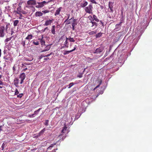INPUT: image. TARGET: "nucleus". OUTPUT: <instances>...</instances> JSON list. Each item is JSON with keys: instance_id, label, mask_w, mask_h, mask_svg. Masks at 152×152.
I'll return each instance as SVG.
<instances>
[{"instance_id": "nucleus-1", "label": "nucleus", "mask_w": 152, "mask_h": 152, "mask_svg": "<svg viewBox=\"0 0 152 152\" xmlns=\"http://www.w3.org/2000/svg\"><path fill=\"white\" fill-rule=\"evenodd\" d=\"M93 7L91 4H89L88 6L86 7L85 8V12L89 14H92Z\"/></svg>"}, {"instance_id": "nucleus-2", "label": "nucleus", "mask_w": 152, "mask_h": 152, "mask_svg": "<svg viewBox=\"0 0 152 152\" xmlns=\"http://www.w3.org/2000/svg\"><path fill=\"white\" fill-rule=\"evenodd\" d=\"M5 30V27L4 26H0V37H3L4 36Z\"/></svg>"}, {"instance_id": "nucleus-3", "label": "nucleus", "mask_w": 152, "mask_h": 152, "mask_svg": "<svg viewBox=\"0 0 152 152\" xmlns=\"http://www.w3.org/2000/svg\"><path fill=\"white\" fill-rule=\"evenodd\" d=\"M47 3V2L45 1L41 2H37V4H36L35 7L37 8H42L44 6V4Z\"/></svg>"}, {"instance_id": "nucleus-4", "label": "nucleus", "mask_w": 152, "mask_h": 152, "mask_svg": "<svg viewBox=\"0 0 152 152\" xmlns=\"http://www.w3.org/2000/svg\"><path fill=\"white\" fill-rule=\"evenodd\" d=\"M29 64L28 63H25L22 64V67L23 68V71H25L28 69H30L29 66H27L26 65H29Z\"/></svg>"}, {"instance_id": "nucleus-5", "label": "nucleus", "mask_w": 152, "mask_h": 152, "mask_svg": "<svg viewBox=\"0 0 152 152\" xmlns=\"http://www.w3.org/2000/svg\"><path fill=\"white\" fill-rule=\"evenodd\" d=\"M67 129V127L65 125V124L64 126L63 127V129H62V130L61 131V134H60V135H59V136H58L59 137L61 138V137L62 136L64 135V134H65V133H66Z\"/></svg>"}, {"instance_id": "nucleus-6", "label": "nucleus", "mask_w": 152, "mask_h": 152, "mask_svg": "<svg viewBox=\"0 0 152 152\" xmlns=\"http://www.w3.org/2000/svg\"><path fill=\"white\" fill-rule=\"evenodd\" d=\"M20 78L21 79L20 83L22 84L23 82V80L25 78V75L24 73H21L20 75Z\"/></svg>"}, {"instance_id": "nucleus-7", "label": "nucleus", "mask_w": 152, "mask_h": 152, "mask_svg": "<svg viewBox=\"0 0 152 152\" xmlns=\"http://www.w3.org/2000/svg\"><path fill=\"white\" fill-rule=\"evenodd\" d=\"M27 4L29 5H35L37 3L35 0H29L27 1Z\"/></svg>"}, {"instance_id": "nucleus-8", "label": "nucleus", "mask_w": 152, "mask_h": 152, "mask_svg": "<svg viewBox=\"0 0 152 152\" xmlns=\"http://www.w3.org/2000/svg\"><path fill=\"white\" fill-rule=\"evenodd\" d=\"M53 19L47 20L45 21V23L44 24V25L45 26H48V25H50L51 24V23H53Z\"/></svg>"}, {"instance_id": "nucleus-9", "label": "nucleus", "mask_w": 152, "mask_h": 152, "mask_svg": "<svg viewBox=\"0 0 152 152\" xmlns=\"http://www.w3.org/2000/svg\"><path fill=\"white\" fill-rule=\"evenodd\" d=\"M76 48V45H75V46L74 47V48L72 49V50H69V51H64V53H63V54L64 55H66V54H69V53L75 50Z\"/></svg>"}, {"instance_id": "nucleus-10", "label": "nucleus", "mask_w": 152, "mask_h": 152, "mask_svg": "<svg viewBox=\"0 0 152 152\" xmlns=\"http://www.w3.org/2000/svg\"><path fill=\"white\" fill-rule=\"evenodd\" d=\"M113 2L111 1H110L109 3V7L110 10V12H113Z\"/></svg>"}, {"instance_id": "nucleus-11", "label": "nucleus", "mask_w": 152, "mask_h": 152, "mask_svg": "<svg viewBox=\"0 0 152 152\" xmlns=\"http://www.w3.org/2000/svg\"><path fill=\"white\" fill-rule=\"evenodd\" d=\"M19 79H18L17 78H16L15 79L14 81V85L16 86V87H18V84L19 83Z\"/></svg>"}, {"instance_id": "nucleus-12", "label": "nucleus", "mask_w": 152, "mask_h": 152, "mask_svg": "<svg viewBox=\"0 0 152 152\" xmlns=\"http://www.w3.org/2000/svg\"><path fill=\"white\" fill-rule=\"evenodd\" d=\"M103 50V48H97L94 53H100L102 52Z\"/></svg>"}, {"instance_id": "nucleus-13", "label": "nucleus", "mask_w": 152, "mask_h": 152, "mask_svg": "<svg viewBox=\"0 0 152 152\" xmlns=\"http://www.w3.org/2000/svg\"><path fill=\"white\" fill-rule=\"evenodd\" d=\"M68 40L67 37H66V40L65 41L64 43V46L63 47H65L66 48H68L69 47V44L68 43Z\"/></svg>"}, {"instance_id": "nucleus-14", "label": "nucleus", "mask_w": 152, "mask_h": 152, "mask_svg": "<svg viewBox=\"0 0 152 152\" xmlns=\"http://www.w3.org/2000/svg\"><path fill=\"white\" fill-rule=\"evenodd\" d=\"M62 9V7H60L59 8H58L56 11V12L55 13V15L56 16V15H59L60 13V12L61 11Z\"/></svg>"}, {"instance_id": "nucleus-15", "label": "nucleus", "mask_w": 152, "mask_h": 152, "mask_svg": "<svg viewBox=\"0 0 152 152\" xmlns=\"http://www.w3.org/2000/svg\"><path fill=\"white\" fill-rule=\"evenodd\" d=\"M33 35L32 34H29L26 38V40H28V42H29L30 39H32Z\"/></svg>"}, {"instance_id": "nucleus-16", "label": "nucleus", "mask_w": 152, "mask_h": 152, "mask_svg": "<svg viewBox=\"0 0 152 152\" xmlns=\"http://www.w3.org/2000/svg\"><path fill=\"white\" fill-rule=\"evenodd\" d=\"M88 4V2L86 1H84L80 4V6L82 7H85Z\"/></svg>"}, {"instance_id": "nucleus-17", "label": "nucleus", "mask_w": 152, "mask_h": 152, "mask_svg": "<svg viewBox=\"0 0 152 152\" xmlns=\"http://www.w3.org/2000/svg\"><path fill=\"white\" fill-rule=\"evenodd\" d=\"M55 26L53 25L51 27V33L53 34H56V31L55 30Z\"/></svg>"}, {"instance_id": "nucleus-18", "label": "nucleus", "mask_w": 152, "mask_h": 152, "mask_svg": "<svg viewBox=\"0 0 152 152\" xmlns=\"http://www.w3.org/2000/svg\"><path fill=\"white\" fill-rule=\"evenodd\" d=\"M38 40H39L40 42L41 43V45H45V42L44 39H43V37L42 38H39L38 39Z\"/></svg>"}, {"instance_id": "nucleus-19", "label": "nucleus", "mask_w": 152, "mask_h": 152, "mask_svg": "<svg viewBox=\"0 0 152 152\" xmlns=\"http://www.w3.org/2000/svg\"><path fill=\"white\" fill-rule=\"evenodd\" d=\"M42 12H37L35 13V16H40L42 15Z\"/></svg>"}, {"instance_id": "nucleus-20", "label": "nucleus", "mask_w": 152, "mask_h": 152, "mask_svg": "<svg viewBox=\"0 0 152 152\" xmlns=\"http://www.w3.org/2000/svg\"><path fill=\"white\" fill-rule=\"evenodd\" d=\"M91 23L92 24V25L91 26L93 27L94 26L95 27L94 28H96L97 26V23L95 22L92 21Z\"/></svg>"}, {"instance_id": "nucleus-21", "label": "nucleus", "mask_w": 152, "mask_h": 152, "mask_svg": "<svg viewBox=\"0 0 152 152\" xmlns=\"http://www.w3.org/2000/svg\"><path fill=\"white\" fill-rule=\"evenodd\" d=\"M12 38V37H10L6 38L4 40V42H5V44H7V42L8 41L10 40Z\"/></svg>"}, {"instance_id": "nucleus-22", "label": "nucleus", "mask_w": 152, "mask_h": 152, "mask_svg": "<svg viewBox=\"0 0 152 152\" xmlns=\"http://www.w3.org/2000/svg\"><path fill=\"white\" fill-rule=\"evenodd\" d=\"M68 40L70 42H75V40L74 39V38H71L70 37H69L68 38H67Z\"/></svg>"}, {"instance_id": "nucleus-23", "label": "nucleus", "mask_w": 152, "mask_h": 152, "mask_svg": "<svg viewBox=\"0 0 152 152\" xmlns=\"http://www.w3.org/2000/svg\"><path fill=\"white\" fill-rule=\"evenodd\" d=\"M102 83V81L101 80H100L98 82V83H99V84L97 86H96L95 88L94 89V90H95V89H96V88H98V87H99L100 85Z\"/></svg>"}, {"instance_id": "nucleus-24", "label": "nucleus", "mask_w": 152, "mask_h": 152, "mask_svg": "<svg viewBox=\"0 0 152 152\" xmlns=\"http://www.w3.org/2000/svg\"><path fill=\"white\" fill-rule=\"evenodd\" d=\"M93 17L94 19V20H95L97 22L99 21V20L97 18V17L96 16V15H93Z\"/></svg>"}, {"instance_id": "nucleus-25", "label": "nucleus", "mask_w": 152, "mask_h": 152, "mask_svg": "<svg viewBox=\"0 0 152 152\" xmlns=\"http://www.w3.org/2000/svg\"><path fill=\"white\" fill-rule=\"evenodd\" d=\"M19 21L18 20H16L13 22V25L15 26H17V24L19 23Z\"/></svg>"}, {"instance_id": "nucleus-26", "label": "nucleus", "mask_w": 152, "mask_h": 152, "mask_svg": "<svg viewBox=\"0 0 152 152\" xmlns=\"http://www.w3.org/2000/svg\"><path fill=\"white\" fill-rule=\"evenodd\" d=\"M102 33L101 32H99V33L96 34V37L98 38L100 37L102 35Z\"/></svg>"}, {"instance_id": "nucleus-27", "label": "nucleus", "mask_w": 152, "mask_h": 152, "mask_svg": "<svg viewBox=\"0 0 152 152\" xmlns=\"http://www.w3.org/2000/svg\"><path fill=\"white\" fill-rule=\"evenodd\" d=\"M66 134H64V135L61 136V138L59 137L60 138V140L62 141L64 140L66 138Z\"/></svg>"}, {"instance_id": "nucleus-28", "label": "nucleus", "mask_w": 152, "mask_h": 152, "mask_svg": "<svg viewBox=\"0 0 152 152\" xmlns=\"http://www.w3.org/2000/svg\"><path fill=\"white\" fill-rule=\"evenodd\" d=\"M56 143H54L53 144H52L49 147H48L47 148V150H51V148L54 145H55L56 144Z\"/></svg>"}, {"instance_id": "nucleus-29", "label": "nucleus", "mask_w": 152, "mask_h": 152, "mask_svg": "<svg viewBox=\"0 0 152 152\" xmlns=\"http://www.w3.org/2000/svg\"><path fill=\"white\" fill-rule=\"evenodd\" d=\"M42 109L41 108H39L37 110L35 111L34 112V113L33 114L34 115H37L38 113V112L39 111Z\"/></svg>"}, {"instance_id": "nucleus-30", "label": "nucleus", "mask_w": 152, "mask_h": 152, "mask_svg": "<svg viewBox=\"0 0 152 152\" xmlns=\"http://www.w3.org/2000/svg\"><path fill=\"white\" fill-rule=\"evenodd\" d=\"M21 7H19L17 8V13L19 14L21 12Z\"/></svg>"}, {"instance_id": "nucleus-31", "label": "nucleus", "mask_w": 152, "mask_h": 152, "mask_svg": "<svg viewBox=\"0 0 152 152\" xmlns=\"http://www.w3.org/2000/svg\"><path fill=\"white\" fill-rule=\"evenodd\" d=\"M88 18H89V20L91 21L90 22V23L91 22H92L93 21H94V19L93 18V17H92L91 15H89L88 17Z\"/></svg>"}, {"instance_id": "nucleus-32", "label": "nucleus", "mask_w": 152, "mask_h": 152, "mask_svg": "<svg viewBox=\"0 0 152 152\" xmlns=\"http://www.w3.org/2000/svg\"><path fill=\"white\" fill-rule=\"evenodd\" d=\"M33 44L36 45H38L39 44V42L37 41H34L33 42Z\"/></svg>"}, {"instance_id": "nucleus-33", "label": "nucleus", "mask_w": 152, "mask_h": 152, "mask_svg": "<svg viewBox=\"0 0 152 152\" xmlns=\"http://www.w3.org/2000/svg\"><path fill=\"white\" fill-rule=\"evenodd\" d=\"M26 42V40L22 41L21 42V44L23 47H25Z\"/></svg>"}, {"instance_id": "nucleus-34", "label": "nucleus", "mask_w": 152, "mask_h": 152, "mask_svg": "<svg viewBox=\"0 0 152 152\" xmlns=\"http://www.w3.org/2000/svg\"><path fill=\"white\" fill-rule=\"evenodd\" d=\"M49 12V11L47 10H43L42 11V13H43L44 14H45L46 13H48Z\"/></svg>"}, {"instance_id": "nucleus-35", "label": "nucleus", "mask_w": 152, "mask_h": 152, "mask_svg": "<svg viewBox=\"0 0 152 152\" xmlns=\"http://www.w3.org/2000/svg\"><path fill=\"white\" fill-rule=\"evenodd\" d=\"M96 31H91L90 32H89V34L90 35H92L94 34H96Z\"/></svg>"}, {"instance_id": "nucleus-36", "label": "nucleus", "mask_w": 152, "mask_h": 152, "mask_svg": "<svg viewBox=\"0 0 152 152\" xmlns=\"http://www.w3.org/2000/svg\"><path fill=\"white\" fill-rule=\"evenodd\" d=\"M23 95V94H22V93L20 94L19 95H17V97L18 98L19 97V98H21L22 96Z\"/></svg>"}, {"instance_id": "nucleus-37", "label": "nucleus", "mask_w": 152, "mask_h": 152, "mask_svg": "<svg viewBox=\"0 0 152 152\" xmlns=\"http://www.w3.org/2000/svg\"><path fill=\"white\" fill-rule=\"evenodd\" d=\"M49 122V120H46L45 121V122L44 123V125L45 126H47L48 124V123Z\"/></svg>"}, {"instance_id": "nucleus-38", "label": "nucleus", "mask_w": 152, "mask_h": 152, "mask_svg": "<svg viewBox=\"0 0 152 152\" xmlns=\"http://www.w3.org/2000/svg\"><path fill=\"white\" fill-rule=\"evenodd\" d=\"M19 93V92L18 91L17 89H16L15 90V95H18Z\"/></svg>"}, {"instance_id": "nucleus-39", "label": "nucleus", "mask_w": 152, "mask_h": 152, "mask_svg": "<svg viewBox=\"0 0 152 152\" xmlns=\"http://www.w3.org/2000/svg\"><path fill=\"white\" fill-rule=\"evenodd\" d=\"M74 85V83H70L69 84V86L68 87V88H70L71 87H72Z\"/></svg>"}, {"instance_id": "nucleus-40", "label": "nucleus", "mask_w": 152, "mask_h": 152, "mask_svg": "<svg viewBox=\"0 0 152 152\" xmlns=\"http://www.w3.org/2000/svg\"><path fill=\"white\" fill-rule=\"evenodd\" d=\"M90 1L93 3L96 4H97V2L94 0H90Z\"/></svg>"}, {"instance_id": "nucleus-41", "label": "nucleus", "mask_w": 152, "mask_h": 152, "mask_svg": "<svg viewBox=\"0 0 152 152\" xmlns=\"http://www.w3.org/2000/svg\"><path fill=\"white\" fill-rule=\"evenodd\" d=\"M77 24V23L76 22H73L72 24V27L75 26Z\"/></svg>"}, {"instance_id": "nucleus-42", "label": "nucleus", "mask_w": 152, "mask_h": 152, "mask_svg": "<svg viewBox=\"0 0 152 152\" xmlns=\"http://www.w3.org/2000/svg\"><path fill=\"white\" fill-rule=\"evenodd\" d=\"M45 129L44 128L40 132V133H43L45 131Z\"/></svg>"}, {"instance_id": "nucleus-43", "label": "nucleus", "mask_w": 152, "mask_h": 152, "mask_svg": "<svg viewBox=\"0 0 152 152\" xmlns=\"http://www.w3.org/2000/svg\"><path fill=\"white\" fill-rule=\"evenodd\" d=\"M4 58L6 60H8V58L7 57V56H5L4 57Z\"/></svg>"}, {"instance_id": "nucleus-44", "label": "nucleus", "mask_w": 152, "mask_h": 152, "mask_svg": "<svg viewBox=\"0 0 152 152\" xmlns=\"http://www.w3.org/2000/svg\"><path fill=\"white\" fill-rule=\"evenodd\" d=\"M72 19H73V22H75L77 20V19H74V18H72L71 19H69V20H71Z\"/></svg>"}, {"instance_id": "nucleus-45", "label": "nucleus", "mask_w": 152, "mask_h": 152, "mask_svg": "<svg viewBox=\"0 0 152 152\" xmlns=\"http://www.w3.org/2000/svg\"><path fill=\"white\" fill-rule=\"evenodd\" d=\"M34 114H31V115H28V117H30V118H33V117H34Z\"/></svg>"}, {"instance_id": "nucleus-46", "label": "nucleus", "mask_w": 152, "mask_h": 152, "mask_svg": "<svg viewBox=\"0 0 152 152\" xmlns=\"http://www.w3.org/2000/svg\"><path fill=\"white\" fill-rule=\"evenodd\" d=\"M51 54H52L51 53H50V54H47L46 55L44 56L43 57H48V56H50Z\"/></svg>"}, {"instance_id": "nucleus-47", "label": "nucleus", "mask_w": 152, "mask_h": 152, "mask_svg": "<svg viewBox=\"0 0 152 152\" xmlns=\"http://www.w3.org/2000/svg\"><path fill=\"white\" fill-rule=\"evenodd\" d=\"M122 23V22H121L118 24H117L116 25V26L117 27V26H121V23Z\"/></svg>"}, {"instance_id": "nucleus-48", "label": "nucleus", "mask_w": 152, "mask_h": 152, "mask_svg": "<svg viewBox=\"0 0 152 152\" xmlns=\"http://www.w3.org/2000/svg\"><path fill=\"white\" fill-rule=\"evenodd\" d=\"M50 47H49V48L48 49H47L46 50H43L42 51V52H44V51H47V50H49L50 48Z\"/></svg>"}, {"instance_id": "nucleus-49", "label": "nucleus", "mask_w": 152, "mask_h": 152, "mask_svg": "<svg viewBox=\"0 0 152 152\" xmlns=\"http://www.w3.org/2000/svg\"><path fill=\"white\" fill-rule=\"evenodd\" d=\"M44 56V55H41V56L39 57V59H41L43 57H43V56Z\"/></svg>"}, {"instance_id": "nucleus-50", "label": "nucleus", "mask_w": 152, "mask_h": 152, "mask_svg": "<svg viewBox=\"0 0 152 152\" xmlns=\"http://www.w3.org/2000/svg\"><path fill=\"white\" fill-rule=\"evenodd\" d=\"M0 85H3V83L1 80H0Z\"/></svg>"}, {"instance_id": "nucleus-51", "label": "nucleus", "mask_w": 152, "mask_h": 152, "mask_svg": "<svg viewBox=\"0 0 152 152\" xmlns=\"http://www.w3.org/2000/svg\"><path fill=\"white\" fill-rule=\"evenodd\" d=\"M49 59V58H45L44 59V60H47Z\"/></svg>"}, {"instance_id": "nucleus-52", "label": "nucleus", "mask_w": 152, "mask_h": 152, "mask_svg": "<svg viewBox=\"0 0 152 152\" xmlns=\"http://www.w3.org/2000/svg\"><path fill=\"white\" fill-rule=\"evenodd\" d=\"M13 71H15L16 69L14 66L13 67Z\"/></svg>"}, {"instance_id": "nucleus-53", "label": "nucleus", "mask_w": 152, "mask_h": 152, "mask_svg": "<svg viewBox=\"0 0 152 152\" xmlns=\"http://www.w3.org/2000/svg\"><path fill=\"white\" fill-rule=\"evenodd\" d=\"M1 49H0V57H1Z\"/></svg>"}, {"instance_id": "nucleus-54", "label": "nucleus", "mask_w": 152, "mask_h": 152, "mask_svg": "<svg viewBox=\"0 0 152 152\" xmlns=\"http://www.w3.org/2000/svg\"><path fill=\"white\" fill-rule=\"evenodd\" d=\"M47 29V30L48 29V27H46L45 28H44V31H45Z\"/></svg>"}, {"instance_id": "nucleus-55", "label": "nucleus", "mask_w": 152, "mask_h": 152, "mask_svg": "<svg viewBox=\"0 0 152 152\" xmlns=\"http://www.w3.org/2000/svg\"><path fill=\"white\" fill-rule=\"evenodd\" d=\"M100 22H101V23L102 24V25L103 26V23L102 22V21L100 20Z\"/></svg>"}, {"instance_id": "nucleus-56", "label": "nucleus", "mask_w": 152, "mask_h": 152, "mask_svg": "<svg viewBox=\"0 0 152 152\" xmlns=\"http://www.w3.org/2000/svg\"><path fill=\"white\" fill-rule=\"evenodd\" d=\"M69 16H70V14H69L68 15V18H67L68 19H69Z\"/></svg>"}, {"instance_id": "nucleus-57", "label": "nucleus", "mask_w": 152, "mask_h": 152, "mask_svg": "<svg viewBox=\"0 0 152 152\" xmlns=\"http://www.w3.org/2000/svg\"><path fill=\"white\" fill-rule=\"evenodd\" d=\"M68 20H69V19H68L67 18V19H66L65 20V21H64V22H66Z\"/></svg>"}, {"instance_id": "nucleus-58", "label": "nucleus", "mask_w": 152, "mask_h": 152, "mask_svg": "<svg viewBox=\"0 0 152 152\" xmlns=\"http://www.w3.org/2000/svg\"><path fill=\"white\" fill-rule=\"evenodd\" d=\"M7 28H8V25H7L6 26V28H6V30H7Z\"/></svg>"}, {"instance_id": "nucleus-59", "label": "nucleus", "mask_w": 152, "mask_h": 152, "mask_svg": "<svg viewBox=\"0 0 152 152\" xmlns=\"http://www.w3.org/2000/svg\"><path fill=\"white\" fill-rule=\"evenodd\" d=\"M1 10H0V15H1Z\"/></svg>"}, {"instance_id": "nucleus-60", "label": "nucleus", "mask_w": 152, "mask_h": 152, "mask_svg": "<svg viewBox=\"0 0 152 152\" xmlns=\"http://www.w3.org/2000/svg\"><path fill=\"white\" fill-rule=\"evenodd\" d=\"M74 27H75V26H73V27H72V29L74 30L75 28H74Z\"/></svg>"}, {"instance_id": "nucleus-61", "label": "nucleus", "mask_w": 152, "mask_h": 152, "mask_svg": "<svg viewBox=\"0 0 152 152\" xmlns=\"http://www.w3.org/2000/svg\"><path fill=\"white\" fill-rule=\"evenodd\" d=\"M1 77V75L0 74V79Z\"/></svg>"}, {"instance_id": "nucleus-62", "label": "nucleus", "mask_w": 152, "mask_h": 152, "mask_svg": "<svg viewBox=\"0 0 152 152\" xmlns=\"http://www.w3.org/2000/svg\"><path fill=\"white\" fill-rule=\"evenodd\" d=\"M72 43H71V44H70V47L71 46H72Z\"/></svg>"}, {"instance_id": "nucleus-63", "label": "nucleus", "mask_w": 152, "mask_h": 152, "mask_svg": "<svg viewBox=\"0 0 152 152\" xmlns=\"http://www.w3.org/2000/svg\"><path fill=\"white\" fill-rule=\"evenodd\" d=\"M70 22H69L68 23H67V24H70Z\"/></svg>"}, {"instance_id": "nucleus-64", "label": "nucleus", "mask_w": 152, "mask_h": 152, "mask_svg": "<svg viewBox=\"0 0 152 152\" xmlns=\"http://www.w3.org/2000/svg\"><path fill=\"white\" fill-rule=\"evenodd\" d=\"M2 88V87L1 86H0V88Z\"/></svg>"}]
</instances>
